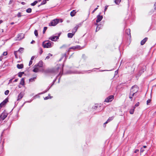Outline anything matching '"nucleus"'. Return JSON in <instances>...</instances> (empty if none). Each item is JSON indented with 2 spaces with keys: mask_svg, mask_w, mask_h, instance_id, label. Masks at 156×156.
Segmentation results:
<instances>
[{
  "mask_svg": "<svg viewBox=\"0 0 156 156\" xmlns=\"http://www.w3.org/2000/svg\"><path fill=\"white\" fill-rule=\"evenodd\" d=\"M63 66V65H58L55 68L48 69L45 70V72L47 73H53L54 74H56L59 72L58 74L53 80L51 87L54 84V83L56 80L57 77L60 75L62 74Z\"/></svg>",
  "mask_w": 156,
  "mask_h": 156,
  "instance_id": "nucleus-1",
  "label": "nucleus"
},
{
  "mask_svg": "<svg viewBox=\"0 0 156 156\" xmlns=\"http://www.w3.org/2000/svg\"><path fill=\"white\" fill-rule=\"evenodd\" d=\"M138 91L137 86L136 85H135L132 87L130 89V91L129 96V98L132 99L133 97V96H136V93Z\"/></svg>",
  "mask_w": 156,
  "mask_h": 156,
  "instance_id": "nucleus-2",
  "label": "nucleus"
},
{
  "mask_svg": "<svg viewBox=\"0 0 156 156\" xmlns=\"http://www.w3.org/2000/svg\"><path fill=\"white\" fill-rule=\"evenodd\" d=\"M53 43L50 41H44L42 43V46L44 48H50L52 47V44Z\"/></svg>",
  "mask_w": 156,
  "mask_h": 156,
  "instance_id": "nucleus-3",
  "label": "nucleus"
},
{
  "mask_svg": "<svg viewBox=\"0 0 156 156\" xmlns=\"http://www.w3.org/2000/svg\"><path fill=\"white\" fill-rule=\"evenodd\" d=\"M139 67L140 69L136 75V77L139 76L146 70V67L144 65H139Z\"/></svg>",
  "mask_w": 156,
  "mask_h": 156,
  "instance_id": "nucleus-4",
  "label": "nucleus"
},
{
  "mask_svg": "<svg viewBox=\"0 0 156 156\" xmlns=\"http://www.w3.org/2000/svg\"><path fill=\"white\" fill-rule=\"evenodd\" d=\"M60 22V23H62L63 20L61 19H56L52 20L49 25L50 26H55L59 22Z\"/></svg>",
  "mask_w": 156,
  "mask_h": 156,
  "instance_id": "nucleus-5",
  "label": "nucleus"
},
{
  "mask_svg": "<svg viewBox=\"0 0 156 156\" xmlns=\"http://www.w3.org/2000/svg\"><path fill=\"white\" fill-rule=\"evenodd\" d=\"M61 33L56 34V36H53L49 37V39L51 41H55L58 39Z\"/></svg>",
  "mask_w": 156,
  "mask_h": 156,
  "instance_id": "nucleus-6",
  "label": "nucleus"
},
{
  "mask_svg": "<svg viewBox=\"0 0 156 156\" xmlns=\"http://www.w3.org/2000/svg\"><path fill=\"white\" fill-rule=\"evenodd\" d=\"M8 114L5 110L0 115V121H3L7 116Z\"/></svg>",
  "mask_w": 156,
  "mask_h": 156,
  "instance_id": "nucleus-7",
  "label": "nucleus"
},
{
  "mask_svg": "<svg viewBox=\"0 0 156 156\" xmlns=\"http://www.w3.org/2000/svg\"><path fill=\"white\" fill-rule=\"evenodd\" d=\"M24 34L23 33H20L18 35L16 40L20 41L21 39L24 38Z\"/></svg>",
  "mask_w": 156,
  "mask_h": 156,
  "instance_id": "nucleus-8",
  "label": "nucleus"
},
{
  "mask_svg": "<svg viewBox=\"0 0 156 156\" xmlns=\"http://www.w3.org/2000/svg\"><path fill=\"white\" fill-rule=\"evenodd\" d=\"M114 99V96L113 95H110L105 100V101L109 102L111 101Z\"/></svg>",
  "mask_w": 156,
  "mask_h": 156,
  "instance_id": "nucleus-9",
  "label": "nucleus"
},
{
  "mask_svg": "<svg viewBox=\"0 0 156 156\" xmlns=\"http://www.w3.org/2000/svg\"><path fill=\"white\" fill-rule=\"evenodd\" d=\"M8 101V98H6L0 104V109L3 106L5 105L6 104Z\"/></svg>",
  "mask_w": 156,
  "mask_h": 156,
  "instance_id": "nucleus-10",
  "label": "nucleus"
},
{
  "mask_svg": "<svg viewBox=\"0 0 156 156\" xmlns=\"http://www.w3.org/2000/svg\"><path fill=\"white\" fill-rule=\"evenodd\" d=\"M103 16L102 15H101L100 14L98 15L97 16V20H96V22L97 23H99L101 20L103 19Z\"/></svg>",
  "mask_w": 156,
  "mask_h": 156,
  "instance_id": "nucleus-11",
  "label": "nucleus"
},
{
  "mask_svg": "<svg viewBox=\"0 0 156 156\" xmlns=\"http://www.w3.org/2000/svg\"><path fill=\"white\" fill-rule=\"evenodd\" d=\"M24 50V48H19V49L17 51H15L14 52V54L15 55V56L16 58H17V56L16 55V52H19L21 53H22Z\"/></svg>",
  "mask_w": 156,
  "mask_h": 156,
  "instance_id": "nucleus-12",
  "label": "nucleus"
},
{
  "mask_svg": "<svg viewBox=\"0 0 156 156\" xmlns=\"http://www.w3.org/2000/svg\"><path fill=\"white\" fill-rule=\"evenodd\" d=\"M80 25V24H78L77 25H76V27L74 28L72 30V33H74L75 34L78 28V27H79Z\"/></svg>",
  "mask_w": 156,
  "mask_h": 156,
  "instance_id": "nucleus-13",
  "label": "nucleus"
},
{
  "mask_svg": "<svg viewBox=\"0 0 156 156\" xmlns=\"http://www.w3.org/2000/svg\"><path fill=\"white\" fill-rule=\"evenodd\" d=\"M148 38L147 37H145L144 39L142 40L140 42V44L141 45H144L145 42L147 40Z\"/></svg>",
  "mask_w": 156,
  "mask_h": 156,
  "instance_id": "nucleus-14",
  "label": "nucleus"
},
{
  "mask_svg": "<svg viewBox=\"0 0 156 156\" xmlns=\"http://www.w3.org/2000/svg\"><path fill=\"white\" fill-rule=\"evenodd\" d=\"M23 94L22 93H20L18 95L17 101H18L21 99L23 97Z\"/></svg>",
  "mask_w": 156,
  "mask_h": 156,
  "instance_id": "nucleus-15",
  "label": "nucleus"
},
{
  "mask_svg": "<svg viewBox=\"0 0 156 156\" xmlns=\"http://www.w3.org/2000/svg\"><path fill=\"white\" fill-rule=\"evenodd\" d=\"M125 32L128 35H129L130 37H131L130 30L129 29H126Z\"/></svg>",
  "mask_w": 156,
  "mask_h": 156,
  "instance_id": "nucleus-16",
  "label": "nucleus"
},
{
  "mask_svg": "<svg viewBox=\"0 0 156 156\" xmlns=\"http://www.w3.org/2000/svg\"><path fill=\"white\" fill-rule=\"evenodd\" d=\"M74 50L79 49H83V47H81L79 45H76L74 46Z\"/></svg>",
  "mask_w": 156,
  "mask_h": 156,
  "instance_id": "nucleus-17",
  "label": "nucleus"
},
{
  "mask_svg": "<svg viewBox=\"0 0 156 156\" xmlns=\"http://www.w3.org/2000/svg\"><path fill=\"white\" fill-rule=\"evenodd\" d=\"M74 34H75L74 33H68L67 34V36L69 38H72Z\"/></svg>",
  "mask_w": 156,
  "mask_h": 156,
  "instance_id": "nucleus-18",
  "label": "nucleus"
},
{
  "mask_svg": "<svg viewBox=\"0 0 156 156\" xmlns=\"http://www.w3.org/2000/svg\"><path fill=\"white\" fill-rule=\"evenodd\" d=\"M51 87V86L50 87H48L45 91H44L42 92L39 93V94H41L46 93L50 89Z\"/></svg>",
  "mask_w": 156,
  "mask_h": 156,
  "instance_id": "nucleus-19",
  "label": "nucleus"
},
{
  "mask_svg": "<svg viewBox=\"0 0 156 156\" xmlns=\"http://www.w3.org/2000/svg\"><path fill=\"white\" fill-rule=\"evenodd\" d=\"M95 25H97V27L96 30V31H98L101 28V25H99L97 23H95Z\"/></svg>",
  "mask_w": 156,
  "mask_h": 156,
  "instance_id": "nucleus-20",
  "label": "nucleus"
},
{
  "mask_svg": "<svg viewBox=\"0 0 156 156\" xmlns=\"http://www.w3.org/2000/svg\"><path fill=\"white\" fill-rule=\"evenodd\" d=\"M17 67L19 69H21L23 67V64H18L17 65Z\"/></svg>",
  "mask_w": 156,
  "mask_h": 156,
  "instance_id": "nucleus-21",
  "label": "nucleus"
},
{
  "mask_svg": "<svg viewBox=\"0 0 156 156\" xmlns=\"http://www.w3.org/2000/svg\"><path fill=\"white\" fill-rule=\"evenodd\" d=\"M76 13V12L75 10H73L71 11L70 12V15L71 16H75V14Z\"/></svg>",
  "mask_w": 156,
  "mask_h": 156,
  "instance_id": "nucleus-22",
  "label": "nucleus"
},
{
  "mask_svg": "<svg viewBox=\"0 0 156 156\" xmlns=\"http://www.w3.org/2000/svg\"><path fill=\"white\" fill-rule=\"evenodd\" d=\"M135 108V107H133L132 108L130 109L129 111V113L130 114H133V113Z\"/></svg>",
  "mask_w": 156,
  "mask_h": 156,
  "instance_id": "nucleus-23",
  "label": "nucleus"
},
{
  "mask_svg": "<svg viewBox=\"0 0 156 156\" xmlns=\"http://www.w3.org/2000/svg\"><path fill=\"white\" fill-rule=\"evenodd\" d=\"M24 78H22L21 80L20 84L23 86L24 84Z\"/></svg>",
  "mask_w": 156,
  "mask_h": 156,
  "instance_id": "nucleus-24",
  "label": "nucleus"
},
{
  "mask_svg": "<svg viewBox=\"0 0 156 156\" xmlns=\"http://www.w3.org/2000/svg\"><path fill=\"white\" fill-rule=\"evenodd\" d=\"M43 62L42 61H40L38 63V66L41 67H42L43 66Z\"/></svg>",
  "mask_w": 156,
  "mask_h": 156,
  "instance_id": "nucleus-25",
  "label": "nucleus"
},
{
  "mask_svg": "<svg viewBox=\"0 0 156 156\" xmlns=\"http://www.w3.org/2000/svg\"><path fill=\"white\" fill-rule=\"evenodd\" d=\"M46 3V0H43L42 2L38 6V7H39V6H41V5L45 4Z\"/></svg>",
  "mask_w": 156,
  "mask_h": 156,
  "instance_id": "nucleus-26",
  "label": "nucleus"
},
{
  "mask_svg": "<svg viewBox=\"0 0 156 156\" xmlns=\"http://www.w3.org/2000/svg\"><path fill=\"white\" fill-rule=\"evenodd\" d=\"M38 1H35L34 2L31 3V5L33 6H34L38 2Z\"/></svg>",
  "mask_w": 156,
  "mask_h": 156,
  "instance_id": "nucleus-27",
  "label": "nucleus"
},
{
  "mask_svg": "<svg viewBox=\"0 0 156 156\" xmlns=\"http://www.w3.org/2000/svg\"><path fill=\"white\" fill-rule=\"evenodd\" d=\"M66 53H65L62 55V58L60 59V61H61V59H63V58H65V59L66 60Z\"/></svg>",
  "mask_w": 156,
  "mask_h": 156,
  "instance_id": "nucleus-28",
  "label": "nucleus"
},
{
  "mask_svg": "<svg viewBox=\"0 0 156 156\" xmlns=\"http://www.w3.org/2000/svg\"><path fill=\"white\" fill-rule=\"evenodd\" d=\"M32 9L31 8H28L26 10V12L28 13H30L31 12Z\"/></svg>",
  "mask_w": 156,
  "mask_h": 156,
  "instance_id": "nucleus-29",
  "label": "nucleus"
},
{
  "mask_svg": "<svg viewBox=\"0 0 156 156\" xmlns=\"http://www.w3.org/2000/svg\"><path fill=\"white\" fill-rule=\"evenodd\" d=\"M121 2V0H115V3L116 4H119Z\"/></svg>",
  "mask_w": 156,
  "mask_h": 156,
  "instance_id": "nucleus-30",
  "label": "nucleus"
},
{
  "mask_svg": "<svg viewBox=\"0 0 156 156\" xmlns=\"http://www.w3.org/2000/svg\"><path fill=\"white\" fill-rule=\"evenodd\" d=\"M38 69L37 68H35L33 70V71L35 73L37 72L38 71Z\"/></svg>",
  "mask_w": 156,
  "mask_h": 156,
  "instance_id": "nucleus-31",
  "label": "nucleus"
},
{
  "mask_svg": "<svg viewBox=\"0 0 156 156\" xmlns=\"http://www.w3.org/2000/svg\"><path fill=\"white\" fill-rule=\"evenodd\" d=\"M114 117H109L107 121L109 122L110 121L112 120L113 119Z\"/></svg>",
  "mask_w": 156,
  "mask_h": 156,
  "instance_id": "nucleus-32",
  "label": "nucleus"
},
{
  "mask_svg": "<svg viewBox=\"0 0 156 156\" xmlns=\"http://www.w3.org/2000/svg\"><path fill=\"white\" fill-rule=\"evenodd\" d=\"M34 33L36 36L37 37L38 36V32L37 30H35Z\"/></svg>",
  "mask_w": 156,
  "mask_h": 156,
  "instance_id": "nucleus-33",
  "label": "nucleus"
},
{
  "mask_svg": "<svg viewBox=\"0 0 156 156\" xmlns=\"http://www.w3.org/2000/svg\"><path fill=\"white\" fill-rule=\"evenodd\" d=\"M43 52V50L42 48H39V53L40 55H41Z\"/></svg>",
  "mask_w": 156,
  "mask_h": 156,
  "instance_id": "nucleus-34",
  "label": "nucleus"
},
{
  "mask_svg": "<svg viewBox=\"0 0 156 156\" xmlns=\"http://www.w3.org/2000/svg\"><path fill=\"white\" fill-rule=\"evenodd\" d=\"M47 27H44L43 32V34H44L45 31H46V30H47Z\"/></svg>",
  "mask_w": 156,
  "mask_h": 156,
  "instance_id": "nucleus-35",
  "label": "nucleus"
},
{
  "mask_svg": "<svg viewBox=\"0 0 156 156\" xmlns=\"http://www.w3.org/2000/svg\"><path fill=\"white\" fill-rule=\"evenodd\" d=\"M51 98H52V97H49L48 96H47V97H46L45 98H44V99L45 100H46L48 99L49 98L50 99H51Z\"/></svg>",
  "mask_w": 156,
  "mask_h": 156,
  "instance_id": "nucleus-36",
  "label": "nucleus"
},
{
  "mask_svg": "<svg viewBox=\"0 0 156 156\" xmlns=\"http://www.w3.org/2000/svg\"><path fill=\"white\" fill-rule=\"evenodd\" d=\"M9 92V91L8 90H6L5 92V95H7Z\"/></svg>",
  "mask_w": 156,
  "mask_h": 156,
  "instance_id": "nucleus-37",
  "label": "nucleus"
},
{
  "mask_svg": "<svg viewBox=\"0 0 156 156\" xmlns=\"http://www.w3.org/2000/svg\"><path fill=\"white\" fill-rule=\"evenodd\" d=\"M71 49L74 50V46L70 47L69 49L68 50V52H69L70 51V50Z\"/></svg>",
  "mask_w": 156,
  "mask_h": 156,
  "instance_id": "nucleus-38",
  "label": "nucleus"
},
{
  "mask_svg": "<svg viewBox=\"0 0 156 156\" xmlns=\"http://www.w3.org/2000/svg\"><path fill=\"white\" fill-rule=\"evenodd\" d=\"M7 52H6V51L4 52L2 55L3 56V55L6 56L7 55Z\"/></svg>",
  "mask_w": 156,
  "mask_h": 156,
  "instance_id": "nucleus-39",
  "label": "nucleus"
},
{
  "mask_svg": "<svg viewBox=\"0 0 156 156\" xmlns=\"http://www.w3.org/2000/svg\"><path fill=\"white\" fill-rule=\"evenodd\" d=\"M18 76L20 77H21L23 75L20 72L18 73Z\"/></svg>",
  "mask_w": 156,
  "mask_h": 156,
  "instance_id": "nucleus-40",
  "label": "nucleus"
},
{
  "mask_svg": "<svg viewBox=\"0 0 156 156\" xmlns=\"http://www.w3.org/2000/svg\"><path fill=\"white\" fill-rule=\"evenodd\" d=\"M33 100V99H32V100H30V101H26L23 104V105H22V106H23L26 103H27V102L30 103V102H31V101Z\"/></svg>",
  "mask_w": 156,
  "mask_h": 156,
  "instance_id": "nucleus-41",
  "label": "nucleus"
},
{
  "mask_svg": "<svg viewBox=\"0 0 156 156\" xmlns=\"http://www.w3.org/2000/svg\"><path fill=\"white\" fill-rule=\"evenodd\" d=\"M17 16L19 18L21 17L22 16V15H21V13L19 12L17 14Z\"/></svg>",
  "mask_w": 156,
  "mask_h": 156,
  "instance_id": "nucleus-42",
  "label": "nucleus"
},
{
  "mask_svg": "<svg viewBox=\"0 0 156 156\" xmlns=\"http://www.w3.org/2000/svg\"><path fill=\"white\" fill-rule=\"evenodd\" d=\"M151 102V100L149 99L147 101V104L148 105L149 103H150Z\"/></svg>",
  "mask_w": 156,
  "mask_h": 156,
  "instance_id": "nucleus-43",
  "label": "nucleus"
},
{
  "mask_svg": "<svg viewBox=\"0 0 156 156\" xmlns=\"http://www.w3.org/2000/svg\"><path fill=\"white\" fill-rule=\"evenodd\" d=\"M139 105V102H138L135 104V106L134 107H136L138 106Z\"/></svg>",
  "mask_w": 156,
  "mask_h": 156,
  "instance_id": "nucleus-44",
  "label": "nucleus"
},
{
  "mask_svg": "<svg viewBox=\"0 0 156 156\" xmlns=\"http://www.w3.org/2000/svg\"><path fill=\"white\" fill-rule=\"evenodd\" d=\"M98 9V8L97 7L95 8L92 12V13H94L97 9Z\"/></svg>",
  "mask_w": 156,
  "mask_h": 156,
  "instance_id": "nucleus-45",
  "label": "nucleus"
},
{
  "mask_svg": "<svg viewBox=\"0 0 156 156\" xmlns=\"http://www.w3.org/2000/svg\"><path fill=\"white\" fill-rule=\"evenodd\" d=\"M34 78H35L34 77V78H31L29 80L30 81L33 82L34 81Z\"/></svg>",
  "mask_w": 156,
  "mask_h": 156,
  "instance_id": "nucleus-46",
  "label": "nucleus"
},
{
  "mask_svg": "<svg viewBox=\"0 0 156 156\" xmlns=\"http://www.w3.org/2000/svg\"><path fill=\"white\" fill-rule=\"evenodd\" d=\"M108 5H106L105 6V9H104V12H105V11H106L107 9H108Z\"/></svg>",
  "mask_w": 156,
  "mask_h": 156,
  "instance_id": "nucleus-47",
  "label": "nucleus"
},
{
  "mask_svg": "<svg viewBox=\"0 0 156 156\" xmlns=\"http://www.w3.org/2000/svg\"><path fill=\"white\" fill-rule=\"evenodd\" d=\"M98 106V105H95V106H94V109H96Z\"/></svg>",
  "mask_w": 156,
  "mask_h": 156,
  "instance_id": "nucleus-48",
  "label": "nucleus"
},
{
  "mask_svg": "<svg viewBox=\"0 0 156 156\" xmlns=\"http://www.w3.org/2000/svg\"><path fill=\"white\" fill-rule=\"evenodd\" d=\"M32 62H33L32 61L30 60V62L29 63V66H30L32 64Z\"/></svg>",
  "mask_w": 156,
  "mask_h": 156,
  "instance_id": "nucleus-49",
  "label": "nucleus"
},
{
  "mask_svg": "<svg viewBox=\"0 0 156 156\" xmlns=\"http://www.w3.org/2000/svg\"><path fill=\"white\" fill-rule=\"evenodd\" d=\"M14 78H13L11 79H10L9 80V83H11L12 81V80Z\"/></svg>",
  "mask_w": 156,
  "mask_h": 156,
  "instance_id": "nucleus-50",
  "label": "nucleus"
},
{
  "mask_svg": "<svg viewBox=\"0 0 156 156\" xmlns=\"http://www.w3.org/2000/svg\"><path fill=\"white\" fill-rule=\"evenodd\" d=\"M37 97H39L40 96H39L38 95H36L34 96V98L35 99Z\"/></svg>",
  "mask_w": 156,
  "mask_h": 156,
  "instance_id": "nucleus-51",
  "label": "nucleus"
},
{
  "mask_svg": "<svg viewBox=\"0 0 156 156\" xmlns=\"http://www.w3.org/2000/svg\"><path fill=\"white\" fill-rule=\"evenodd\" d=\"M34 58H35L34 56H32L31 57L30 60L32 61L33 60H34Z\"/></svg>",
  "mask_w": 156,
  "mask_h": 156,
  "instance_id": "nucleus-52",
  "label": "nucleus"
},
{
  "mask_svg": "<svg viewBox=\"0 0 156 156\" xmlns=\"http://www.w3.org/2000/svg\"><path fill=\"white\" fill-rule=\"evenodd\" d=\"M3 59V56L2 55H1L0 57V61H2Z\"/></svg>",
  "mask_w": 156,
  "mask_h": 156,
  "instance_id": "nucleus-53",
  "label": "nucleus"
},
{
  "mask_svg": "<svg viewBox=\"0 0 156 156\" xmlns=\"http://www.w3.org/2000/svg\"><path fill=\"white\" fill-rule=\"evenodd\" d=\"M139 150L138 149H136L134 151V153H136L137 152H139Z\"/></svg>",
  "mask_w": 156,
  "mask_h": 156,
  "instance_id": "nucleus-54",
  "label": "nucleus"
},
{
  "mask_svg": "<svg viewBox=\"0 0 156 156\" xmlns=\"http://www.w3.org/2000/svg\"><path fill=\"white\" fill-rule=\"evenodd\" d=\"M50 58V56L48 55L45 58V59H48Z\"/></svg>",
  "mask_w": 156,
  "mask_h": 156,
  "instance_id": "nucleus-55",
  "label": "nucleus"
},
{
  "mask_svg": "<svg viewBox=\"0 0 156 156\" xmlns=\"http://www.w3.org/2000/svg\"><path fill=\"white\" fill-rule=\"evenodd\" d=\"M154 9L155 10H156V2L154 4Z\"/></svg>",
  "mask_w": 156,
  "mask_h": 156,
  "instance_id": "nucleus-56",
  "label": "nucleus"
},
{
  "mask_svg": "<svg viewBox=\"0 0 156 156\" xmlns=\"http://www.w3.org/2000/svg\"><path fill=\"white\" fill-rule=\"evenodd\" d=\"M18 79H16L14 81V82H16L18 80Z\"/></svg>",
  "mask_w": 156,
  "mask_h": 156,
  "instance_id": "nucleus-57",
  "label": "nucleus"
},
{
  "mask_svg": "<svg viewBox=\"0 0 156 156\" xmlns=\"http://www.w3.org/2000/svg\"><path fill=\"white\" fill-rule=\"evenodd\" d=\"M34 42H35V41L34 40H32V41L31 42V44H33Z\"/></svg>",
  "mask_w": 156,
  "mask_h": 156,
  "instance_id": "nucleus-58",
  "label": "nucleus"
},
{
  "mask_svg": "<svg viewBox=\"0 0 156 156\" xmlns=\"http://www.w3.org/2000/svg\"><path fill=\"white\" fill-rule=\"evenodd\" d=\"M48 55L50 57V56H52V54H50V53H49V54H48Z\"/></svg>",
  "mask_w": 156,
  "mask_h": 156,
  "instance_id": "nucleus-59",
  "label": "nucleus"
},
{
  "mask_svg": "<svg viewBox=\"0 0 156 156\" xmlns=\"http://www.w3.org/2000/svg\"><path fill=\"white\" fill-rule=\"evenodd\" d=\"M85 56V55L84 54H83L82 56V57L83 58H84Z\"/></svg>",
  "mask_w": 156,
  "mask_h": 156,
  "instance_id": "nucleus-60",
  "label": "nucleus"
},
{
  "mask_svg": "<svg viewBox=\"0 0 156 156\" xmlns=\"http://www.w3.org/2000/svg\"><path fill=\"white\" fill-rule=\"evenodd\" d=\"M144 151V150L142 149L141 148L140 150V151L141 152H142Z\"/></svg>",
  "mask_w": 156,
  "mask_h": 156,
  "instance_id": "nucleus-61",
  "label": "nucleus"
},
{
  "mask_svg": "<svg viewBox=\"0 0 156 156\" xmlns=\"http://www.w3.org/2000/svg\"><path fill=\"white\" fill-rule=\"evenodd\" d=\"M108 121L107 120L106 122L105 123H104V125H105L108 123Z\"/></svg>",
  "mask_w": 156,
  "mask_h": 156,
  "instance_id": "nucleus-62",
  "label": "nucleus"
},
{
  "mask_svg": "<svg viewBox=\"0 0 156 156\" xmlns=\"http://www.w3.org/2000/svg\"><path fill=\"white\" fill-rule=\"evenodd\" d=\"M136 88H134L133 90V92H135V90H136Z\"/></svg>",
  "mask_w": 156,
  "mask_h": 156,
  "instance_id": "nucleus-63",
  "label": "nucleus"
},
{
  "mask_svg": "<svg viewBox=\"0 0 156 156\" xmlns=\"http://www.w3.org/2000/svg\"><path fill=\"white\" fill-rule=\"evenodd\" d=\"M12 3V1L11 0H10L9 2V4H11Z\"/></svg>",
  "mask_w": 156,
  "mask_h": 156,
  "instance_id": "nucleus-64",
  "label": "nucleus"
}]
</instances>
